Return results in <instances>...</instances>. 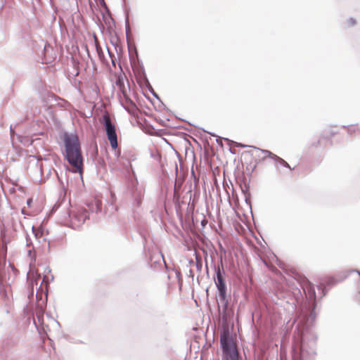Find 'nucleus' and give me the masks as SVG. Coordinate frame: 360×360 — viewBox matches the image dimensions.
<instances>
[{
    "label": "nucleus",
    "instance_id": "f257e3e1",
    "mask_svg": "<svg viewBox=\"0 0 360 360\" xmlns=\"http://www.w3.org/2000/svg\"><path fill=\"white\" fill-rule=\"evenodd\" d=\"M316 313L304 309L295 314L293 323L297 322L298 335L292 348V360H311L316 355L318 335L311 328Z\"/></svg>",
    "mask_w": 360,
    "mask_h": 360
},
{
    "label": "nucleus",
    "instance_id": "f03ea898",
    "mask_svg": "<svg viewBox=\"0 0 360 360\" xmlns=\"http://www.w3.org/2000/svg\"><path fill=\"white\" fill-rule=\"evenodd\" d=\"M63 143L65 151L63 157L72 166L71 172L73 173L83 172L84 157L78 136L75 134L63 133Z\"/></svg>",
    "mask_w": 360,
    "mask_h": 360
},
{
    "label": "nucleus",
    "instance_id": "7ed1b4c3",
    "mask_svg": "<svg viewBox=\"0 0 360 360\" xmlns=\"http://www.w3.org/2000/svg\"><path fill=\"white\" fill-rule=\"evenodd\" d=\"M220 345L222 349V360H240V353L233 343L230 332L225 331L220 335Z\"/></svg>",
    "mask_w": 360,
    "mask_h": 360
},
{
    "label": "nucleus",
    "instance_id": "20e7f679",
    "mask_svg": "<svg viewBox=\"0 0 360 360\" xmlns=\"http://www.w3.org/2000/svg\"><path fill=\"white\" fill-rule=\"evenodd\" d=\"M145 190L139 186L136 179L131 180L128 186L129 200L131 210L137 212L141 207Z\"/></svg>",
    "mask_w": 360,
    "mask_h": 360
},
{
    "label": "nucleus",
    "instance_id": "39448f33",
    "mask_svg": "<svg viewBox=\"0 0 360 360\" xmlns=\"http://www.w3.org/2000/svg\"><path fill=\"white\" fill-rule=\"evenodd\" d=\"M302 288L307 298V302L304 303V304H302L300 306V307L296 311V314H298L304 309H307L309 312L311 311L312 310L315 312V309L316 307V295L314 285L307 281L304 283Z\"/></svg>",
    "mask_w": 360,
    "mask_h": 360
},
{
    "label": "nucleus",
    "instance_id": "423d86ee",
    "mask_svg": "<svg viewBox=\"0 0 360 360\" xmlns=\"http://www.w3.org/2000/svg\"><path fill=\"white\" fill-rule=\"evenodd\" d=\"M68 215L74 229L79 227L89 219L86 208H79L77 211L70 212Z\"/></svg>",
    "mask_w": 360,
    "mask_h": 360
},
{
    "label": "nucleus",
    "instance_id": "0eeeda50",
    "mask_svg": "<svg viewBox=\"0 0 360 360\" xmlns=\"http://www.w3.org/2000/svg\"><path fill=\"white\" fill-rule=\"evenodd\" d=\"M101 122L105 131L108 139L117 136L115 124L112 122L108 113L103 115Z\"/></svg>",
    "mask_w": 360,
    "mask_h": 360
},
{
    "label": "nucleus",
    "instance_id": "6e6552de",
    "mask_svg": "<svg viewBox=\"0 0 360 360\" xmlns=\"http://www.w3.org/2000/svg\"><path fill=\"white\" fill-rule=\"evenodd\" d=\"M224 139L227 141L228 145L230 146L232 144H235V146L238 148H254V149H256V150L260 151L261 153H262L264 155V156L262 158V160H265L266 158H271L274 161L275 158L277 156V155L273 153L272 152H271L270 150H268L261 149L256 146H249V145H245V144H243L241 143L235 142V141L230 140L229 139H227V138H224Z\"/></svg>",
    "mask_w": 360,
    "mask_h": 360
},
{
    "label": "nucleus",
    "instance_id": "1a4fd4ad",
    "mask_svg": "<svg viewBox=\"0 0 360 360\" xmlns=\"http://www.w3.org/2000/svg\"><path fill=\"white\" fill-rule=\"evenodd\" d=\"M220 264L221 266H214V272L217 277L216 280L214 281L216 286L226 283L225 279L224 278L225 272L224 270L223 261L221 258L220 259Z\"/></svg>",
    "mask_w": 360,
    "mask_h": 360
},
{
    "label": "nucleus",
    "instance_id": "9d476101",
    "mask_svg": "<svg viewBox=\"0 0 360 360\" xmlns=\"http://www.w3.org/2000/svg\"><path fill=\"white\" fill-rule=\"evenodd\" d=\"M221 323H222V329L221 330V334L224 333L225 331L230 332L229 330V323L231 319L233 316V311H229V312L221 313Z\"/></svg>",
    "mask_w": 360,
    "mask_h": 360
},
{
    "label": "nucleus",
    "instance_id": "9b49d317",
    "mask_svg": "<svg viewBox=\"0 0 360 360\" xmlns=\"http://www.w3.org/2000/svg\"><path fill=\"white\" fill-rule=\"evenodd\" d=\"M274 162L276 170L280 174L285 173L284 171L282 170L283 168L289 169L290 170L294 169L285 160L278 155L275 158Z\"/></svg>",
    "mask_w": 360,
    "mask_h": 360
},
{
    "label": "nucleus",
    "instance_id": "f8f14e48",
    "mask_svg": "<svg viewBox=\"0 0 360 360\" xmlns=\"http://www.w3.org/2000/svg\"><path fill=\"white\" fill-rule=\"evenodd\" d=\"M87 206V212H95L98 213L101 212V202L99 200H92L86 204Z\"/></svg>",
    "mask_w": 360,
    "mask_h": 360
},
{
    "label": "nucleus",
    "instance_id": "ddd939ff",
    "mask_svg": "<svg viewBox=\"0 0 360 360\" xmlns=\"http://www.w3.org/2000/svg\"><path fill=\"white\" fill-rule=\"evenodd\" d=\"M218 302V310L219 314L229 312L233 311V309L229 308V300L226 297L224 300H217Z\"/></svg>",
    "mask_w": 360,
    "mask_h": 360
},
{
    "label": "nucleus",
    "instance_id": "4468645a",
    "mask_svg": "<svg viewBox=\"0 0 360 360\" xmlns=\"http://www.w3.org/2000/svg\"><path fill=\"white\" fill-rule=\"evenodd\" d=\"M217 287V300H224L225 299V297H227V294H226V290H227V287H226V284L224 283L223 285H219L218 286H216Z\"/></svg>",
    "mask_w": 360,
    "mask_h": 360
},
{
    "label": "nucleus",
    "instance_id": "2eb2a0df",
    "mask_svg": "<svg viewBox=\"0 0 360 360\" xmlns=\"http://www.w3.org/2000/svg\"><path fill=\"white\" fill-rule=\"evenodd\" d=\"M141 77L143 79V80L144 81V82L146 83V85L147 86V87L148 88V90L150 91V92L153 94V96H155L157 99H158L159 101H160V97L158 95V94L153 90V87L151 86V85L150 84V82L148 81V79L147 78V76H146V74L144 71V70L143 69L142 70V74H141Z\"/></svg>",
    "mask_w": 360,
    "mask_h": 360
},
{
    "label": "nucleus",
    "instance_id": "dca6fc26",
    "mask_svg": "<svg viewBox=\"0 0 360 360\" xmlns=\"http://www.w3.org/2000/svg\"><path fill=\"white\" fill-rule=\"evenodd\" d=\"M44 315L42 313L37 314L36 318H34V324L39 332L43 325Z\"/></svg>",
    "mask_w": 360,
    "mask_h": 360
},
{
    "label": "nucleus",
    "instance_id": "f3484780",
    "mask_svg": "<svg viewBox=\"0 0 360 360\" xmlns=\"http://www.w3.org/2000/svg\"><path fill=\"white\" fill-rule=\"evenodd\" d=\"M241 190H242V192L244 193L245 195V202L250 206L251 207V203H250V193L249 192V185L248 184H245L244 188L243 187H241Z\"/></svg>",
    "mask_w": 360,
    "mask_h": 360
},
{
    "label": "nucleus",
    "instance_id": "a211bd4d",
    "mask_svg": "<svg viewBox=\"0 0 360 360\" xmlns=\"http://www.w3.org/2000/svg\"><path fill=\"white\" fill-rule=\"evenodd\" d=\"M110 143V146L112 147V148L113 150H116L118 147V143H117V136L116 137H112V138H110V139H108Z\"/></svg>",
    "mask_w": 360,
    "mask_h": 360
},
{
    "label": "nucleus",
    "instance_id": "6ab92c4d",
    "mask_svg": "<svg viewBox=\"0 0 360 360\" xmlns=\"http://www.w3.org/2000/svg\"><path fill=\"white\" fill-rule=\"evenodd\" d=\"M125 32H126L127 37L131 32V28H130V25H129V20L128 13H127L126 16H125Z\"/></svg>",
    "mask_w": 360,
    "mask_h": 360
},
{
    "label": "nucleus",
    "instance_id": "aec40b11",
    "mask_svg": "<svg viewBox=\"0 0 360 360\" xmlns=\"http://www.w3.org/2000/svg\"><path fill=\"white\" fill-rule=\"evenodd\" d=\"M148 263L150 267L153 270H157L158 266H160V262L159 261L155 260L153 262L152 258H150V260Z\"/></svg>",
    "mask_w": 360,
    "mask_h": 360
},
{
    "label": "nucleus",
    "instance_id": "412c9836",
    "mask_svg": "<svg viewBox=\"0 0 360 360\" xmlns=\"http://www.w3.org/2000/svg\"><path fill=\"white\" fill-rule=\"evenodd\" d=\"M32 231L37 239H39L43 234L42 231L36 230L34 226H32Z\"/></svg>",
    "mask_w": 360,
    "mask_h": 360
},
{
    "label": "nucleus",
    "instance_id": "4be33fe9",
    "mask_svg": "<svg viewBox=\"0 0 360 360\" xmlns=\"http://www.w3.org/2000/svg\"><path fill=\"white\" fill-rule=\"evenodd\" d=\"M25 240L27 247H33L32 239L27 232H25Z\"/></svg>",
    "mask_w": 360,
    "mask_h": 360
},
{
    "label": "nucleus",
    "instance_id": "5701e85b",
    "mask_svg": "<svg viewBox=\"0 0 360 360\" xmlns=\"http://www.w3.org/2000/svg\"><path fill=\"white\" fill-rule=\"evenodd\" d=\"M10 134H11V138H13L14 136H18V140L20 141V142H23L22 140V137L21 136H19L17 134L15 133L14 130L13 129L12 127L11 126L10 127Z\"/></svg>",
    "mask_w": 360,
    "mask_h": 360
},
{
    "label": "nucleus",
    "instance_id": "b1692460",
    "mask_svg": "<svg viewBox=\"0 0 360 360\" xmlns=\"http://www.w3.org/2000/svg\"><path fill=\"white\" fill-rule=\"evenodd\" d=\"M196 268L198 271H200L202 269V261L200 258H198V257L196 255Z\"/></svg>",
    "mask_w": 360,
    "mask_h": 360
},
{
    "label": "nucleus",
    "instance_id": "393cba45",
    "mask_svg": "<svg viewBox=\"0 0 360 360\" xmlns=\"http://www.w3.org/2000/svg\"><path fill=\"white\" fill-rule=\"evenodd\" d=\"M337 282H338L337 280H335L334 278H330L328 280L327 285L330 287V286L335 285Z\"/></svg>",
    "mask_w": 360,
    "mask_h": 360
},
{
    "label": "nucleus",
    "instance_id": "a878e982",
    "mask_svg": "<svg viewBox=\"0 0 360 360\" xmlns=\"http://www.w3.org/2000/svg\"><path fill=\"white\" fill-rule=\"evenodd\" d=\"M27 255L31 258H34L35 256H34V247H32V249H30L27 250Z\"/></svg>",
    "mask_w": 360,
    "mask_h": 360
},
{
    "label": "nucleus",
    "instance_id": "bb28decb",
    "mask_svg": "<svg viewBox=\"0 0 360 360\" xmlns=\"http://www.w3.org/2000/svg\"><path fill=\"white\" fill-rule=\"evenodd\" d=\"M348 23L349 26H354V25H356V20L353 18H350L348 20Z\"/></svg>",
    "mask_w": 360,
    "mask_h": 360
},
{
    "label": "nucleus",
    "instance_id": "cd10ccee",
    "mask_svg": "<svg viewBox=\"0 0 360 360\" xmlns=\"http://www.w3.org/2000/svg\"><path fill=\"white\" fill-rule=\"evenodd\" d=\"M98 2L103 8H105L106 10H108L105 0H98Z\"/></svg>",
    "mask_w": 360,
    "mask_h": 360
},
{
    "label": "nucleus",
    "instance_id": "c85d7f7f",
    "mask_svg": "<svg viewBox=\"0 0 360 360\" xmlns=\"http://www.w3.org/2000/svg\"><path fill=\"white\" fill-rule=\"evenodd\" d=\"M224 139V138H221V137H217V140H216L217 143L218 144H219V145H222V139Z\"/></svg>",
    "mask_w": 360,
    "mask_h": 360
},
{
    "label": "nucleus",
    "instance_id": "c756f323",
    "mask_svg": "<svg viewBox=\"0 0 360 360\" xmlns=\"http://www.w3.org/2000/svg\"><path fill=\"white\" fill-rule=\"evenodd\" d=\"M115 150V156H116L117 158L120 157V154H121L120 150Z\"/></svg>",
    "mask_w": 360,
    "mask_h": 360
},
{
    "label": "nucleus",
    "instance_id": "7c9ffc66",
    "mask_svg": "<svg viewBox=\"0 0 360 360\" xmlns=\"http://www.w3.org/2000/svg\"><path fill=\"white\" fill-rule=\"evenodd\" d=\"M32 202V200L31 198H29L27 200V204L28 206H30Z\"/></svg>",
    "mask_w": 360,
    "mask_h": 360
},
{
    "label": "nucleus",
    "instance_id": "2f4dec72",
    "mask_svg": "<svg viewBox=\"0 0 360 360\" xmlns=\"http://www.w3.org/2000/svg\"><path fill=\"white\" fill-rule=\"evenodd\" d=\"M229 151L232 154H235L236 153V151L233 149H232L231 148H229Z\"/></svg>",
    "mask_w": 360,
    "mask_h": 360
},
{
    "label": "nucleus",
    "instance_id": "473e14b6",
    "mask_svg": "<svg viewBox=\"0 0 360 360\" xmlns=\"http://www.w3.org/2000/svg\"><path fill=\"white\" fill-rule=\"evenodd\" d=\"M296 291H297V295H300V297H302V293H301L300 290V289H297V290H296Z\"/></svg>",
    "mask_w": 360,
    "mask_h": 360
},
{
    "label": "nucleus",
    "instance_id": "72a5a7b5",
    "mask_svg": "<svg viewBox=\"0 0 360 360\" xmlns=\"http://www.w3.org/2000/svg\"><path fill=\"white\" fill-rule=\"evenodd\" d=\"M176 276L180 278V276H181V273L179 271H176Z\"/></svg>",
    "mask_w": 360,
    "mask_h": 360
},
{
    "label": "nucleus",
    "instance_id": "f704fd0d",
    "mask_svg": "<svg viewBox=\"0 0 360 360\" xmlns=\"http://www.w3.org/2000/svg\"><path fill=\"white\" fill-rule=\"evenodd\" d=\"M256 167H257V165H255L253 166L252 169H255L256 168Z\"/></svg>",
    "mask_w": 360,
    "mask_h": 360
},
{
    "label": "nucleus",
    "instance_id": "c9c22d12",
    "mask_svg": "<svg viewBox=\"0 0 360 360\" xmlns=\"http://www.w3.org/2000/svg\"><path fill=\"white\" fill-rule=\"evenodd\" d=\"M296 302L297 304H299V299L298 298H296Z\"/></svg>",
    "mask_w": 360,
    "mask_h": 360
},
{
    "label": "nucleus",
    "instance_id": "e433bc0d",
    "mask_svg": "<svg viewBox=\"0 0 360 360\" xmlns=\"http://www.w3.org/2000/svg\"><path fill=\"white\" fill-rule=\"evenodd\" d=\"M193 274V271L191 269H190V272H189V274Z\"/></svg>",
    "mask_w": 360,
    "mask_h": 360
},
{
    "label": "nucleus",
    "instance_id": "4c0bfd02",
    "mask_svg": "<svg viewBox=\"0 0 360 360\" xmlns=\"http://www.w3.org/2000/svg\"><path fill=\"white\" fill-rule=\"evenodd\" d=\"M47 297H48V292H46V299H47Z\"/></svg>",
    "mask_w": 360,
    "mask_h": 360
},
{
    "label": "nucleus",
    "instance_id": "58836bf2",
    "mask_svg": "<svg viewBox=\"0 0 360 360\" xmlns=\"http://www.w3.org/2000/svg\"><path fill=\"white\" fill-rule=\"evenodd\" d=\"M251 151H245V153H250Z\"/></svg>",
    "mask_w": 360,
    "mask_h": 360
},
{
    "label": "nucleus",
    "instance_id": "ea45409f",
    "mask_svg": "<svg viewBox=\"0 0 360 360\" xmlns=\"http://www.w3.org/2000/svg\"><path fill=\"white\" fill-rule=\"evenodd\" d=\"M44 51H46V46H44Z\"/></svg>",
    "mask_w": 360,
    "mask_h": 360
},
{
    "label": "nucleus",
    "instance_id": "a19ab883",
    "mask_svg": "<svg viewBox=\"0 0 360 360\" xmlns=\"http://www.w3.org/2000/svg\"><path fill=\"white\" fill-rule=\"evenodd\" d=\"M36 297L38 299V292H37Z\"/></svg>",
    "mask_w": 360,
    "mask_h": 360
}]
</instances>
